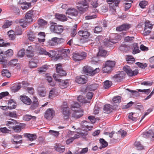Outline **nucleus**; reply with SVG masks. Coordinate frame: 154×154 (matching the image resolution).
Here are the masks:
<instances>
[{
	"label": "nucleus",
	"mask_w": 154,
	"mask_h": 154,
	"mask_svg": "<svg viewBox=\"0 0 154 154\" xmlns=\"http://www.w3.org/2000/svg\"><path fill=\"white\" fill-rule=\"evenodd\" d=\"M153 24H152L150 21L147 20L145 22V27L143 34L144 36L149 35L151 31Z\"/></svg>",
	"instance_id": "nucleus-1"
},
{
	"label": "nucleus",
	"mask_w": 154,
	"mask_h": 154,
	"mask_svg": "<svg viewBox=\"0 0 154 154\" xmlns=\"http://www.w3.org/2000/svg\"><path fill=\"white\" fill-rule=\"evenodd\" d=\"M50 29L54 32L59 34H60L63 30L62 26L57 25L56 23H54L51 24Z\"/></svg>",
	"instance_id": "nucleus-2"
},
{
	"label": "nucleus",
	"mask_w": 154,
	"mask_h": 154,
	"mask_svg": "<svg viewBox=\"0 0 154 154\" xmlns=\"http://www.w3.org/2000/svg\"><path fill=\"white\" fill-rule=\"evenodd\" d=\"M86 56V54L85 52H82L73 53L72 57L74 61H79L85 59Z\"/></svg>",
	"instance_id": "nucleus-3"
},
{
	"label": "nucleus",
	"mask_w": 154,
	"mask_h": 154,
	"mask_svg": "<svg viewBox=\"0 0 154 154\" xmlns=\"http://www.w3.org/2000/svg\"><path fill=\"white\" fill-rule=\"evenodd\" d=\"M123 70L129 76H132L137 75L138 73V70L137 69L132 71L130 67L128 66H124L123 68Z\"/></svg>",
	"instance_id": "nucleus-4"
},
{
	"label": "nucleus",
	"mask_w": 154,
	"mask_h": 154,
	"mask_svg": "<svg viewBox=\"0 0 154 154\" xmlns=\"http://www.w3.org/2000/svg\"><path fill=\"white\" fill-rule=\"evenodd\" d=\"M55 115V111L52 109L49 108L45 112L44 117L48 120H51Z\"/></svg>",
	"instance_id": "nucleus-5"
},
{
	"label": "nucleus",
	"mask_w": 154,
	"mask_h": 154,
	"mask_svg": "<svg viewBox=\"0 0 154 154\" xmlns=\"http://www.w3.org/2000/svg\"><path fill=\"white\" fill-rule=\"evenodd\" d=\"M14 138L11 140V142L14 144H17L21 143L23 142L22 140L21 139L22 136L21 135L15 134L13 135Z\"/></svg>",
	"instance_id": "nucleus-6"
},
{
	"label": "nucleus",
	"mask_w": 154,
	"mask_h": 154,
	"mask_svg": "<svg viewBox=\"0 0 154 154\" xmlns=\"http://www.w3.org/2000/svg\"><path fill=\"white\" fill-rule=\"evenodd\" d=\"M75 80L76 82L79 84H83L87 82V78L86 76L82 75L81 76L76 77Z\"/></svg>",
	"instance_id": "nucleus-7"
},
{
	"label": "nucleus",
	"mask_w": 154,
	"mask_h": 154,
	"mask_svg": "<svg viewBox=\"0 0 154 154\" xmlns=\"http://www.w3.org/2000/svg\"><path fill=\"white\" fill-rule=\"evenodd\" d=\"M89 68L90 67L88 66H85L83 68V70L85 72L90 73L92 75H94L100 71L99 68H97L95 69L94 70L91 69Z\"/></svg>",
	"instance_id": "nucleus-8"
},
{
	"label": "nucleus",
	"mask_w": 154,
	"mask_h": 154,
	"mask_svg": "<svg viewBox=\"0 0 154 154\" xmlns=\"http://www.w3.org/2000/svg\"><path fill=\"white\" fill-rule=\"evenodd\" d=\"M78 12L74 8H69L66 10V14L72 17H76L78 15Z\"/></svg>",
	"instance_id": "nucleus-9"
},
{
	"label": "nucleus",
	"mask_w": 154,
	"mask_h": 154,
	"mask_svg": "<svg viewBox=\"0 0 154 154\" xmlns=\"http://www.w3.org/2000/svg\"><path fill=\"white\" fill-rule=\"evenodd\" d=\"M73 111L74 112L72 114V116L74 118L79 119L83 115L84 111L81 109H79Z\"/></svg>",
	"instance_id": "nucleus-10"
},
{
	"label": "nucleus",
	"mask_w": 154,
	"mask_h": 154,
	"mask_svg": "<svg viewBox=\"0 0 154 154\" xmlns=\"http://www.w3.org/2000/svg\"><path fill=\"white\" fill-rule=\"evenodd\" d=\"M125 75L124 72L121 71L117 72L113 76V78L117 82H120L125 78Z\"/></svg>",
	"instance_id": "nucleus-11"
},
{
	"label": "nucleus",
	"mask_w": 154,
	"mask_h": 154,
	"mask_svg": "<svg viewBox=\"0 0 154 154\" xmlns=\"http://www.w3.org/2000/svg\"><path fill=\"white\" fill-rule=\"evenodd\" d=\"M33 12L32 10L29 11L27 12L25 16L26 21L29 24L33 21L32 19L33 16Z\"/></svg>",
	"instance_id": "nucleus-12"
},
{
	"label": "nucleus",
	"mask_w": 154,
	"mask_h": 154,
	"mask_svg": "<svg viewBox=\"0 0 154 154\" xmlns=\"http://www.w3.org/2000/svg\"><path fill=\"white\" fill-rule=\"evenodd\" d=\"M64 40V39L62 38H60L57 37H54L51 38V40H49L48 41L49 45L51 46L55 45L58 43V42L63 41Z\"/></svg>",
	"instance_id": "nucleus-13"
},
{
	"label": "nucleus",
	"mask_w": 154,
	"mask_h": 154,
	"mask_svg": "<svg viewBox=\"0 0 154 154\" xmlns=\"http://www.w3.org/2000/svg\"><path fill=\"white\" fill-rule=\"evenodd\" d=\"M131 27L130 24L127 23H124L117 27L116 28V30L118 31H126L129 29Z\"/></svg>",
	"instance_id": "nucleus-14"
},
{
	"label": "nucleus",
	"mask_w": 154,
	"mask_h": 154,
	"mask_svg": "<svg viewBox=\"0 0 154 154\" xmlns=\"http://www.w3.org/2000/svg\"><path fill=\"white\" fill-rule=\"evenodd\" d=\"M20 99L24 104L27 105H29L31 103V100L26 96H21Z\"/></svg>",
	"instance_id": "nucleus-15"
},
{
	"label": "nucleus",
	"mask_w": 154,
	"mask_h": 154,
	"mask_svg": "<svg viewBox=\"0 0 154 154\" xmlns=\"http://www.w3.org/2000/svg\"><path fill=\"white\" fill-rule=\"evenodd\" d=\"M4 51L0 49V62H2L1 64H3V67L4 68L6 67V64L7 63V61L4 57Z\"/></svg>",
	"instance_id": "nucleus-16"
},
{
	"label": "nucleus",
	"mask_w": 154,
	"mask_h": 154,
	"mask_svg": "<svg viewBox=\"0 0 154 154\" xmlns=\"http://www.w3.org/2000/svg\"><path fill=\"white\" fill-rule=\"evenodd\" d=\"M69 108L67 106L63 107V114L64 115V118L65 119H67L70 114Z\"/></svg>",
	"instance_id": "nucleus-17"
},
{
	"label": "nucleus",
	"mask_w": 154,
	"mask_h": 154,
	"mask_svg": "<svg viewBox=\"0 0 154 154\" xmlns=\"http://www.w3.org/2000/svg\"><path fill=\"white\" fill-rule=\"evenodd\" d=\"M82 6L80 7H78V10L81 12H84L87 11L88 10V7L87 6V4L86 2H82L81 3Z\"/></svg>",
	"instance_id": "nucleus-18"
},
{
	"label": "nucleus",
	"mask_w": 154,
	"mask_h": 154,
	"mask_svg": "<svg viewBox=\"0 0 154 154\" xmlns=\"http://www.w3.org/2000/svg\"><path fill=\"white\" fill-rule=\"evenodd\" d=\"M9 120V121L7 122L6 125L9 128L13 129L15 126V125L17 124V122L14 119H11Z\"/></svg>",
	"instance_id": "nucleus-19"
},
{
	"label": "nucleus",
	"mask_w": 154,
	"mask_h": 154,
	"mask_svg": "<svg viewBox=\"0 0 154 154\" xmlns=\"http://www.w3.org/2000/svg\"><path fill=\"white\" fill-rule=\"evenodd\" d=\"M55 17L57 20L63 22L66 21L67 20L65 15L61 14H57L55 15Z\"/></svg>",
	"instance_id": "nucleus-20"
},
{
	"label": "nucleus",
	"mask_w": 154,
	"mask_h": 154,
	"mask_svg": "<svg viewBox=\"0 0 154 154\" xmlns=\"http://www.w3.org/2000/svg\"><path fill=\"white\" fill-rule=\"evenodd\" d=\"M26 55L28 57H32L34 56V52L31 46L28 47L26 50Z\"/></svg>",
	"instance_id": "nucleus-21"
},
{
	"label": "nucleus",
	"mask_w": 154,
	"mask_h": 154,
	"mask_svg": "<svg viewBox=\"0 0 154 154\" xmlns=\"http://www.w3.org/2000/svg\"><path fill=\"white\" fill-rule=\"evenodd\" d=\"M78 33L79 35L85 38H88L90 35V32L87 31H80Z\"/></svg>",
	"instance_id": "nucleus-22"
},
{
	"label": "nucleus",
	"mask_w": 154,
	"mask_h": 154,
	"mask_svg": "<svg viewBox=\"0 0 154 154\" xmlns=\"http://www.w3.org/2000/svg\"><path fill=\"white\" fill-rule=\"evenodd\" d=\"M94 12L91 13L90 14L86 16L85 17V19L86 20H90L92 19L95 18L97 17V15L96 14V12L97 11V9H94Z\"/></svg>",
	"instance_id": "nucleus-23"
},
{
	"label": "nucleus",
	"mask_w": 154,
	"mask_h": 154,
	"mask_svg": "<svg viewBox=\"0 0 154 154\" xmlns=\"http://www.w3.org/2000/svg\"><path fill=\"white\" fill-rule=\"evenodd\" d=\"M138 115V114L137 113H129L128 118L131 120L136 121L137 120Z\"/></svg>",
	"instance_id": "nucleus-24"
},
{
	"label": "nucleus",
	"mask_w": 154,
	"mask_h": 154,
	"mask_svg": "<svg viewBox=\"0 0 154 154\" xmlns=\"http://www.w3.org/2000/svg\"><path fill=\"white\" fill-rule=\"evenodd\" d=\"M108 64L105 63L104 66L103 68V71L104 73H110L112 70L113 69L108 65Z\"/></svg>",
	"instance_id": "nucleus-25"
},
{
	"label": "nucleus",
	"mask_w": 154,
	"mask_h": 154,
	"mask_svg": "<svg viewBox=\"0 0 154 154\" xmlns=\"http://www.w3.org/2000/svg\"><path fill=\"white\" fill-rule=\"evenodd\" d=\"M80 136L78 134H75L73 137H70V136H68V137H70L69 138L67 139L66 141L67 144H69L70 143L72 142L73 140L76 139H77L80 137Z\"/></svg>",
	"instance_id": "nucleus-26"
},
{
	"label": "nucleus",
	"mask_w": 154,
	"mask_h": 154,
	"mask_svg": "<svg viewBox=\"0 0 154 154\" xmlns=\"http://www.w3.org/2000/svg\"><path fill=\"white\" fill-rule=\"evenodd\" d=\"M132 49H133L132 53L134 54L138 53L140 51L139 49L137 44L136 43L133 44Z\"/></svg>",
	"instance_id": "nucleus-27"
},
{
	"label": "nucleus",
	"mask_w": 154,
	"mask_h": 154,
	"mask_svg": "<svg viewBox=\"0 0 154 154\" xmlns=\"http://www.w3.org/2000/svg\"><path fill=\"white\" fill-rule=\"evenodd\" d=\"M57 93V92L56 89L55 88H53L50 91L49 98L51 99L55 97L56 96Z\"/></svg>",
	"instance_id": "nucleus-28"
},
{
	"label": "nucleus",
	"mask_w": 154,
	"mask_h": 154,
	"mask_svg": "<svg viewBox=\"0 0 154 154\" xmlns=\"http://www.w3.org/2000/svg\"><path fill=\"white\" fill-rule=\"evenodd\" d=\"M19 3L22 4L21 6V8L23 9H27L29 8L31 6L30 3H27L25 2H21V1L19 2Z\"/></svg>",
	"instance_id": "nucleus-29"
},
{
	"label": "nucleus",
	"mask_w": 154,
	"mask_h": 154,
	"mask_svg": "<svg viewBox=\"0 0 154 154\" xmlns=\"http://www.w3.org/2000/svg\"><path fill=\"white\" fill-rule=\"evenodd\" d=\"M68 85V81L67 80H63L60 82L59 85L61 88H64L67 87Z\"/></svg>",
	"instance_id": "nucleus-30"
},
{
	"label": "nucleus",
	"mask_w": 154,
	"mask_h": 154,
	"mask_svg": "<svg viewBox=\"0 0 154 154\" xmlns=\"http://www.w3.org/2000/svg\"><path fill=\"white\" fill-rule=\"evenodd\" d=\"M103 109L107 113H109L112 110V108L109 104L105 105L104 106Z\"/></svg>",
	"instance_id": "nucleus-31"
},
{
	"label": "nucleus",
	"mask_w": 154,
	"mask_h": 154,
	"mask_svg": "<svg viewBox=\"0 0 154 154\" xmlns=\"http://www.w3.org/2000/svg\"><path fill=\"white\" fill-rule=\"evenodd\" d=\"M126 60L129 63H133L135 62L134 58L132 56L127 55L126 57Z\"/></svg>",
	"instance_id": "nucleus-32"
},
{
	"label": "nucleus",
	"mask_w": 154,
	"mask_h": 154,
	"mask_svg": "<svg viewBox=\"0 0 154 154\" xmlns=\"http://www.w3.org/2000/svg\"><path fill=\"white\" fill-rule=\"evenodd\" d=\"M61 56L63 58V57H67L68 54L69 53L70 50L69 49H62L61 50Z\"/></svg>",
	"instance_id": "nucleus-33"
},
{
	"label": "nucleus",
	"mask_w": 154,
	"mask_h": 154,
	"mask_svg": "<svg viewBox=\"0 0 154 154\" xmlns=\"http://www.w3.org/2000/svg\"><path fill=\"white\" fill-rule=\"evenodd\" d=\"M98 85L94 84L91 85H88L87 87V89L90 91H94L96 90L98 87Z\"/></svg>",
	"instance_id": "nucleus-34"
},
{
	"label": "nucleus",
	"mask_w": 154,
	"mask_h": 154,
	"mask_svg": "<svg viewBox=\"0 0 154 154\" xmlns=\"http://www.w3.org/2000/svg\"><path fill=\"white\" fill-rule=\"evenodd\" d=\"M31 119L35 120L36 119V117L29 115H25L23 117V120L26 121H29Z\"/></svg>",
	"instance_id": "nucleus-35"
},
{
	"label": "nucleus",
	"mask_w": 154,
	"mask_h": 154,
	"mask_svg": "<svg viewBox=\"0 0 154 154\" xmlns=\"http://www.w3.org/2000/svg\"><path fill=\"white\" fill-rule=\"evenodd\" d=\"M134 145L137 150H141L144 149V146L142 145L139 141H136Z\"/></svg>",
	"instance_id": "nucleus-36"
},
{
	"label": "nucleus",
	"mask_w": 154,
	"mask_h": 154,
	"mask_svg": "<svg viewBox=\"0 0 154 154\" xmlns=\"http://www.w3.org/2000/svg\"><path fill=\"white\" fill-rule=\"evenodd\" d=\"M145 135L148 137H154V131L149 130L148 131L145 132Z\"/></svg>",
	"instance_id": "nucleus-37"
},
{
	"label": "nucleus",
	"mask_w": 154,
	"mask_h": 154,
	"mask_svg": "<svg viewBox=\"0 0 154 154\" xmlns=\"http://www.w3.org/2000/svg\"><path fill=\"white\" fill-rule=\"evenodd\" d=\"M38 93L39 96L44 97L46 95V91L45 88L41 89L38 88Z\"/></svg>",
	"instance_id": "nucleus-38"
},
{
	"label": "nucleus",
	"mask_w": 154,
	"mask_h": 154,
	"mask_svg": "<svg viewBox=\"0 0 154 154\" xmlns=\"http://www.w3.org/2000/svg\"><path fill=\"white\" fill-rule=\"evenodd\" d=\"M2 75L3 76H6L9 78L11 76V73L9 71L6 69H3L2 71Z\"/></svg>",
	"instance_id": "nucleus-39"
},
{
	"label": "nucleus",
	"mask_w": 154,
	"mask_h": 154,
	"mask_svg": "<svg viewBox=\"0 0 154 154\" xmlns=\"http://www.w3.org/2000/svg\"><path fill=\"white\" fill-rule=\"evenodd\" d=\"M27 36L29 39L31 41H33L35 39V36L33 32L32 31L28 32Z\"/></svg>",
	"instance_id": "nucleus-40"
},
{
	"label": "nucleus",
	"mask_w": 154,
	"mask_h": 154,
	"mask_svg": "<svg viewBox=\"0 0 154 154\" xmlns=\"http://www.w3.org/2000/svg\"><path fill=\"white\" fill-rule=\"evenodd\" d=\"M105 63L108 64V65L112 69L116 65V62L114 61L107 60Z\"/></svg>",
	"instance_id": "nucleus-41"
},
{
	"label": "nucleus",
	"mask_w": 154,
	"mask_h": 154,
	"mask_svg": "<svg viewBox=\"0 0 154 154\" xmlns=\"http://www.w3.org/2000/svg\"><path fill=\"white\" fill-rule=\"evenodd\" d=\"M80 105L77 103H74L73 104L71 105V109L73 111L76 110L80 109Z\"/></svg>",
	"instance_id": "nucleus-42"
},
{
	"label": "nucleus",
	"mask_w": 154,
	"mask_h": 154,
	"mask_svg": "<svg viewBox=\"0 0 154 154\" xmlns=\"http://www.w3.org/2000/svg\"><path fill=\"white\" fill-rule=\"evenodd\" d=\"M17 62L18 60L17 59H13L9 62L8 65L9 66H14L17 64Z\"/></svg>",
	"instance_id": "nucleus-43"
},
{
	"label": "nucleus",
	"mask_w": 154,
	"mask_h": 154,
	"mask_svg": "<svg viewBox=\"0 0 154 154\" xmlns=\"http://www.w3.org/2000/svg\"><path fill=\"white\" fill-rule=\"evenodd\" d=\"M107 52L105 50L100 49L98 53V55L99 56L101 57H105L107 55Z\"/></svg>",
	"instance_id": "nucleus-44"
},
{
	"label": "nucleus",
	"mask_w": 154,
	"mask_h": 154,
	"mask_svg": "<svg viewBox=\"0 0 154 154\" xmlns=\"http://www.w3.org/2000/svg\"><path fill=\"white\" fill-rule=\"evenodd\" d=\"M12 21H10L8 20H6L4 24L2 26L3 28L5 29L9 27L12 24Z\"/></svg>",
	"instance_id": "nucleus-45"
},
{
	"label": "nucleus",
	"mask_w": 154,
	"mask_h": 154,
	"mask_svg": "<svg viewBox=\"0 0 154 154\" xmlns=\"http://www.w3.org/2000/svg\"><path fill=\"white\" fill-rule=\"evenodd\" d=\"M27 137L31 141L35 140L37 138L36 135L32 134H28L27 135Z\"/></svg>",
	"instance_id": "nucleus-46"
},
{
	"label": "nucleus",
	"mask_w": 154,
	"mask_h": 154,
	"mask_svg": "<svg viewBox=\"0 0 154 154\" xmlns=\"http://www.w3.org/2000/svg\"><path fill=\"white\" fill-rule=\"evenodd\" d=\"M112 82L109 81L107 80L104 82V87L105 89H107L110 87L112 85Z\"/></svg>",
	"instance_id": "nucleus-47"
},
{
	"label": "nucleus",
	"mask_w": 154,
	"mask_h": 154,
	"mask_svg": "<svg viewBox=\"0 0 154 154\" xmlns=\"http://www.w3.org/2000/svg\"><path fill=\"white\" fill-rule=\"evenodd\" d=\"M21 125H17L15 126L12 129L15 132L19 133L21 131Z\"/></svg>",
	"instance_id": "nucleus-48"
},
{
	"label": "nucleus",
	"mask_w": 154,
	"mask_h": 154,
	"mask_svg": "<svg viewBox=\"0 0 154 154\" xmlns=\"http://www.w3.org/2000/svg\"><path fill=\"white\" fill-rule=\"evenodd\" d=\"M8 34L10 39L13 40L15 38V34L13 31H9L8 32Z\"/></svg>",
	"instance_id": "nucleus-49"
},
{
	"label": "nucleus",
	"mask_w": 154,
	"mask_h": 154,
	"mask_svg": "<svg viewBox=\"0 0 154 154\" xmlns=\"http://www.w3.org/2000/svg\"><path fill=\"white\" fill-rule=\"evenodd\" d=\"M38 51L39 53L40 54L45 55H47L48 52L45 49L42 48H38Z\"/></svg>",
	"instance_id": "nucleus-50"
},
{
	"label": "nucleus",
	"mask_w": 154,
	"mask_h": 154,
	"mask_svg": "<svg viewBox=\"0 0 154 154\" xmlns=\"http://www.w3.org/2000/svg\"><path fill=\"white\" fill-rule=\"evenodd\" d=\"M149 67L152 68H154V56L149 58Z\"/></svg>",
	"instance_id": "nucleus-51"
},
{
	"label": "nucleus",
	"mask_w": 154,
	"mask_h": 154,
	"mask_svg": "<svg viewBox=\"0 0 154 154\" xmlns=\"http://www.w3.org/2000/svg\"><path fill=\"white\" fill-rule=\"evenodd\" d=\"M102 30V28L100 26H96L94 29V32L96 33H98L101 32Z\"/></svg>",
	"instance_id": "nucleus-52"
},
{
	"label": "nucleus",
	"mask_w": 154,
	"mask_h": 154,
	"mask_svg": "<svg viewBox=\"0 0 154 154\" xmlns=\"http://www.w3.org/2000/svg\"><path fill=\"white\" fill-rule=\"evenodd\" d=\"M29 66L30 68H34L37 66V64L36 63L34 62L33 60H31L29 62Z\"/></svg>",
	"instance_id": "nucleus-53"
},
{
	"label": "nucleus",
	"mask_w": 154,
	"mask_h": 154,
	"mask_svg": "<svg viewBox=\"0 0 154 154\" xmlns=\"http://www.w3.org/2000/svg\"><path fill=\"white\" fill-rule=\"evenodd\" d=\"M25 54V50L22 49L19 51L17 54V56L20 57H23L24 56Z\"/></svg>",
	"instance_id": "nucleus-54"
},
{
	"label": "nucleus",
	"mask_w": 154,
	"mask_h": 154,
	"mask_svg": "<svg viewBox=\"0 0 154 154\" xmlns=\"http://www.w3.org/2000/svg\"><path fill=\"white\" fill-rule=\"evenodd\" d=\"M23 19L20 20L19 21V23L20 24V26H22L23 28H24L28 24H29L28 23L26 20L25 22H23Z\"/></svg>",
	"instance_id": "nucleus-55"
},
{
	"label": "nucleus",
	"mask_w": 154,
	"mask_h": 154,
	"mask_svg": "<svg viewBox=\"0 0 154 154\" xmlns=\"http://www.w3.org/2000/svg\"><path fill=\"white\" fill-rule=\"evenodd\" d=\"M56 54V52L54 51H50L49 52H48L47 55L49 57H54Z\"/></svg>",
	"instance_id": "nucleus-56"
},
{
	"label": "nucleus",
	"mask_w": 154,
	"mask_h": 154,
	"mask_svg": "<svg viewBox=\"0 0 154 154\" xmlns=\"http://www.w3.org/2000/svg\"><path fill=\"white\" fill-rule=\"evenodd\" d=\"M81 124L83 128H86L89 130V126L87 125V122L86 121H82Z\"/></svg>",
	"instance_id": "nucleus-57"
},
{
	"label": "nucleus",
	"mask_w": 154,
	"mask_h": 154,
	"mask_svg": "<svg viewBox=\"0 0 154 154\" xmlns=\"http://www.w3.org/2000/svg\"><path fill=\"white\" fill-rule=\"evenodd\" d=\"M147 2L146 1H142L139 4V5L142 8H144L147 4Z\"/></svg>",
	"instance_id": "nucleus-58"
},
{
	"label": "nucleus",
	"mask_w": 154,
	"mask_h": 154,
	"mask_svg": "<svg viewBox=\"0 0 154 154\" xmlns=\"http://www.w3.org/2000/svg\"><path fill=\"white\" fill-rule=\"evenodd\" d=\"M138 92L144 93L146 94H148L149 93L151 92V90L150 89H138Z\"/></svg>",
	"instance_id": "nucleus-59"
},
{
	"label": "nucleus",
	"mask_w": 154,
	"mask_h": 154,
	"mask_svg": "<svg viewBox=\"0 0 154 154\" xmlns=\"http://www.w3.org/2000/svg\"><path fill=\"white\" fill-rule=\"evenodd\" d=\"M128 48V46L125 44H121L119 47L120 50L122 51H125Z\"/></svg>",
	"instance_id": "nucleus-60"
},
{
	"label": "nucleus",
	"mask_w": 154,
	"mask_h": 154,
	"mask_svg": "<svg viewBox=\"0 0 154 154\" xmlns=\"http://www.w3.org/2000/svg\"><path fill=\"white\" fill-rule=\"evenodd\" d=\"M112 101L114 103H120L121 102V97L119 96L115 97L113 98Z\"/></svg>",
	"instance_id": "nucleus-61"
},
{
	"label": "nucleus",
	"mask_w": 154,
	"mask_h": 154,
	"mask_svg": "<svg viewBox=\"0 0 154 154\" xmlns=\"http://www.w3.org/2000/svg\"><path fill=\"white\" fill-rule=\"evenodd\" d=\"M4 53L8 57L11 56L13 54V51L11 49L8 50L7 51H5Z\"/></svg>",
	"instance_id": "nucleus-62"
},
{
	"label": "nucleus",
	"mask_w": 154,
	"mask_h": 154,
	"mask_svg": "<svg viewBox=\"0 0 154 154\" xmlns=\"http://www.w3.org/2000/svg\"><path fill=\"white\" fill-rule=\"evenodd\" d=\"M49 133L51 135L55 137H57L59 134V132L56 131L50 130Z\"/></svg>",
	"instance_id": "nucleus-63"
},
{
	"label": "nucleus",
	"mask_w": 154,
	"mask_h": 154,
	"mask_svg": "<svg viewBox=\"0 0 154 154\" xmlns=\"http://www.w3.org/2000/svg\"><path fill=\"white\" fill-rule=\"evenodd\" d=\"M136 64L138 66L141 68L144 69L147 66V64L145 63L144 64L140 62H137Z\"/></svg>",
	"instance_id": "nucleus-64"
}]
</instances>
